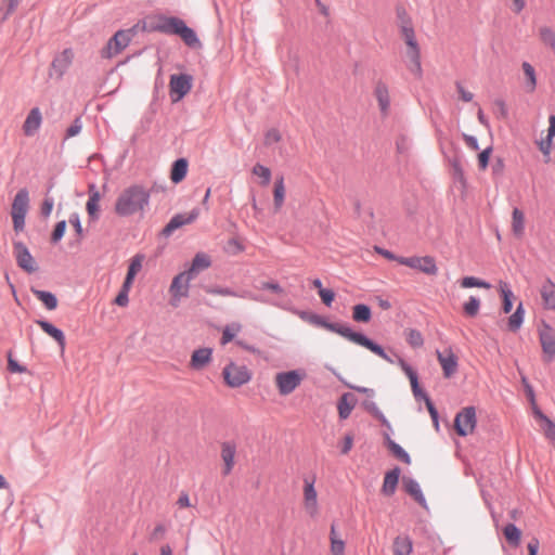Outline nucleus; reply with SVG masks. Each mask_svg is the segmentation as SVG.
Returning <instances> with one entry per match:
<instances>
[{
  "label": "nucleus",
  "instance_id": "f257e3e1",
  "mask_svg": "<svg viewBox=\"0 0 555 555\" xmlns=\"http://www.w3.org/2000/svg\"><path fill=\"white\" fill-rule=\"evenodd\" d=\"M141 29L144 31H159L168 35H177L186 46L192 48L201 47V41L195 31L181 18L176 16H166L163 14L147 16L142 22Z\"/></svg>",
  "mask_w": 555,
  "mask_h": 555
},
{
  "label": "nucleus",
  "instance_id": "f03ea898",
  "mask_svg": "<svg viewBox=\"0 0 555 555\" xmlns=\"http://www.w3.org/2000/svg\"><path fill=\"white\" fill-rule=\"evenodd\" d=\"M151 193L142 184H131L120 191L114 203L118 217L143 216L150 206Z\"/></svg>",
  "mask_w": 555,
  "mask_h": 555
},
{
  "label": "nucleus",
  "instance_id": "7ed1b4c3",
  "mask_svg": "<svg viewBox=\"0 0 555 555\" xmlns=\"http://www.w3.org/2000/svg\"><path fill=\"white\" fill-rule=\"evenodd\" d=\"M311 323L330 332L336 333L343 336L344 338L369 349L370 351L380 357L382 359L386 360L387 362L392 363V360L386 354V352L379 345L375 344L363 334L353 332L347 325L340 323H330L317 315L311 318Z\"/></svg>",
  "mask_w": 555,
  "mask_h": 555
},
{
  "label": "nucleus",
  "instance_id": "20e7f679",
  "mask_svg": "<svg viewBox=\"0 0 555 555\" xmlns=\"http://www.w3.org/2000/svg\"><path fill=\"white\" fill-rule=\"evenodd\" d=\"M400 17V31L401 36L406 44V56L411 63V70L420 74L421 73V52L415 39L414 28L410 17L403 11L399 14Z\"/></svg>",
  "mask_w": 555,
  "mask_h": 555
},
{
  "label": "nucleus",
  "instance_id": "39448f33",
  "mask_svg": "<svg viewBox=\"0 0 555 555\" xmlns=\"http://www.w3.org/2000/svg\"><path fill=\"white\" fill-rule=\"evenodd\" d=\"M314 483L315 477H308L304 479L301 500V507L305 515L312 520L318 519L321 514V504Z\"/></svg>",
  "mask_w": 555,
  "mask_h": 555
},
{
  "label": "nucleus",
  "instance_id": "423d86ee",
  "mask_svg": "<svg viewBox=\"0 0 555 555\" xmlns=\"http://www.w3.org/2000/svg\"><path fill=\"white\" fill-rule=\"evenodd\" d=\"M139 26L140 24H137L132 28L115 33V35L107 41L106 46L101 50V56L104 59H112L121 53L137 34Z\"/></svg>",
  "mask_w": 555,
  "mask_h": 555
},
{
  "label": "nucleus",
  "instance_id": "0eeeda50",
  "mask_svg": "<svg viewBox=\"0 0 555 555\" xmlns=\"http://www.w3.org/2000/svg\"><path fill=\"white\" fill-rule=\"evenodd\" d=\"M537 334L542 350V360L550 363L555 359V327L541 320L537 325Z\"/></svg>",
  "mask_w": 555,
  "mask_h": 555
},
{
  "label": "nucleus",
  "instance_id": "6e6552de",
  "mask_svg": "<svg viewBox=\"0 0 555 555\" xmlns=\"http://www.w3.org/2000/svg\"><path fill=\"white\" fill-rule=\"evenodd\" d=\"M29 208V195L26 189L20 190L12 203L11 217L15 232H22L25 228V217Z\"/></svg>",
  "mask_w": 555,
  "mask_h": 555
},
{
  "label": "nucleus",
  "instance_id": "1a4fd4ad",
  "mask_svg": "<svg viewBox=\"0 0 555 555\" xmlns=\"http://www.w3.org/2000/svg\"><path fill=\"white\" fill-rule=\"evenodd\" d=\"M222 376L227 386L237 388L251 379V373L245 365L230 362L222 370Z\"/></svg>",
  "mask_w": 555,
  "mask_h": 555
},
{
  "label": "nucleus",
  "instance_id": "9d476101",
  "mask_svg": "<svg viewBox=\"0 0 555 555\" xmlns=\"http://www.w3.org/2000/svg\"><path fill=\"white\" fill-rule=\"evenodd\" d=\"M194 278L188 273L186 271L179 273L176 275L170 284L169 294H170V305L177 308L182 298L188 297L190 289V282Z\"/></svg>",
  "mask_w": 555,
  "mask_h": 555
},
{
  "label": "nucleus",
  "instance_id": "9b49d317",
  "mask_svg": "<svg viewBox=\"0 0 555 555\" xmlns=\"http://www.w3.org/2000/svg\"><path fill=\"white\" fill-rule=\"evenodd\" d=\"M398 263L414 269L426 275H437L438 266L433 256H413L398 259Z\"/></svg>",
  "mask_w": 555,
  "mask_h": 555
},
{
  "label": "nucleus",
  "instance_id": "f8f14e48",
  "mask_svg": "<svg viewBox=\"0 0 555 555\" xmlns=\"http://www.w3.org/2000/svg\"><path fill=\"white\" fill-rule=\"evenodd\" d=\"M477 418L476 410L474 406H466L462 409L455 416L454 428L457 435L468 436L472 435L476 428Z\"/></svg>",
  "mask_w": 555,
  "mask_h": 555
},
{
  "label": "nucleus",
  "instance_id": "ddd939ff",
  "mask_svg": "<svg viewBox=\"0 0 555 555\" xmlns=\"http://www.w3.org/2000/svg\"><path fill=\"white\" fill-rule=\"evenodd\" d=\"M192 88V77L185 74L171 75L169 81L170 99L173 103L179 102Z\"/></svg>",
  "mask_w": 555,
  "mask_h": 555
},
{
  "label": "nucleus",
  "instance_id": "4468645a",
  "mask_svg": "<svg viewBox=\"0 0 555 555\" xmlns=\"http://www.w3.org/2000/svg\"><path fill=\"white\" fill-rule=\"evenodd\" d=\"M302 375L297 371L282 372L275 375V385L282 396L292 393L300 385Z\"/></svg>",
  "mask_w": 555,
  "mask_h": 555
},
{
  "label": "nucleus",
  "instance_id": "2eb2a0df",
  "mask_svg": "<svg viewBox=\"0 0 555 555\" xmlns=\"http://www.w3.org/2000/svg\"><path fill=\"white\" fill-rule=\"evenodd\" d=\"M13 253L16 259L17 266L27 273H34L38 270L37 262L31 256L29 249L22 242H15L13 244Z\"/></svg>",
  "mask_w": 555,
  "mask_h": 555
},
{
  "label": "nucleus",
  "instance_id": "dca6fc26",
  "mask_svg": "<svg viewBox=\"0 0 555 555\" xmlns=\"http://www.w3.org/2000/svg\"><path fill=\"white\" fill-rule=\"evenodd\" d=\"M373 94L377 101L380 115L387 117L390 113V92L389 87L386 82L378 80L374 86Z\"/></svg>",
  "mask_w": 555,
  "mask_h": 555
},
{
  "label": "nucleus",
  "instance_id": "f3484780",
  "mask_svg": "<svg viewBox=\"0 0 555 555\" xmlns=\"http://www.w3.org/2000/svg\"><path fill=\"white\" fill-rule=\"evenodd\" d=\"M540 304L544 310L555 311V283L545 279L539 286Z\"/></svg>",
  "mask_w": 555,
  "mask_h": 555
},
{
  "label": "nucleus",
  "instance_id": "a211bd4d",
  "mask_svg": "<svg viewBox=\"0 0 555 555\" xmlns=\"http://www.w3.org/2000/svg\"><path fill=\"white\" fill-rule=\"evenodd\" d=\"M212 361V349L208 347L195 349L189 362L190 369L194 371L205 370Z\"/></svg>",
  "mask_w": 555,
  "mask_h": 555
},
{
  "label": "nucleus",
  "instance_id": "6ab92c4d",
  "mask_svg": "<svg viewBox=\"0 0 555 555\" xmlns=\"http://www.w3.org/2000/svg\"><path fill=\"white\" fill-rule=\"evenodd\" d=\"M198 215V209H193L190 212L173 216L168 224L164 228V233L169 235L180 227L192 223L197 219Z\"/></svg>",
  "mask_w": 555,
  "mask_h": 555
},
{
  "label": "nucleus",
  "instance_id": "aec40b11",
  "mask_svg": "<svg viewBox=\"0 0 555 555\" xmlns=\"http://www.w3.org/2000/svg\"><path fill=\"white\" fill-rule=\"evenodd\" d=\"M438 361L442 367L444 377H451L457 369V358L451 349L437 351Z\"/></svg>",
  "mask_w": 555,
  "mask_h": 555
},
{
  "label": "nucleus",
  "instance_id": "412c9836",
  "mask_svg": "<svg viewBox=\"0 0 555 555\" xmlns=\"http://www.w3.org/2000/svg\"><path fill=\"white\" fill-rule=\"evenodd\" d=\"M221 460L223 462L222 474L228 476L234 468L236 446L233 442H223L221 444Z\"/></svg>",
  "mask_w": 555,
  "mask_h": 555
},
{
  "label": "nucleus",
  "instance_id": "4be33fe9",
  "mask_svg": "<svg viewBox=\"0 0 555 555\" xmlns=\"http://www.w3.org/2000/svg\"><path fill=\"white\" fill-rule=\"evenodd\" d=\"M42 124V114L38 107H34L28 113L24 124H23V132L27 137L35 135L40 126Z\"/></svg>",
  "mask_w": 555,
  "mask_h": 555
},
{
  "label": "nucleus",
  "instance_id": "5701e85b",
  "mask_svg": "<svg viewBox=\"0 0 555 555\" xmlns=\"http://www.w3.org/2000/svg\"><path fill=\"white\" fill-rule=\"evenodd\" d=\"M89 198L86 204V210L91 220H98L100 216V202L101 193L94 184H90L88 188Z\"/></svg>",
  "mask_w": 555,
  "mask_h": 555
},
{
  "label": "nucleus",
  "instance_id": "b1692460",
  "mask_svg": "<svg viewBox=\"0 0 555 555\" xmlns=\"http://www.w3.org/2000/svg\"><path fill=\"white\" fill-rule=\"evenodd\" d=\"M535 420L539 422L545 438L555 446V423L543 414L537 406L533 409Z\"/></svg>",
  "mask_w": 555,
  "mask_h": 555
},
{
  "label": "nucleus",
  "instance_id": "393cba45",
  "mask_svg": "<svg viewBox=\"0 0 555 555\" xmlns=\"http://www.w3.org/2000/svg\"><path fill=\"white\" fill-rule=\"evenodd\" d=\"M36 324H38L47 335L52 337L59 344L61 351L63 352L66 345L64 333L60 328L55 327L53 324L44 320H37Z\"/></svg>",
  "mask_w": 555,
  "mask_h": 555
},
{
  "label": "nucleus",
  "instance_id": "a878e982",
  "mask_svg": "<svg viewBox=\"0 0 555 555\" xmlns=\"http://www.w3.org/2000/svg\"><path fill=\"white\" fill-rule=\"evenodd\" d=\"M522 73H524V88L526 92L532 93L537 89V73L534 67L528 63L524 62L521 64Z\"/></svg>",
  "mask_w": 555,
  "mask_h": 555
},
{
  "label": "nucleus",
  "instance_id": "bb28decb",
  "mask_svg": "<svg viewBox=\"0 0 555 555\" xmlns=\"http://www.w3.org/2000/svg\"><path fill=\"white\" fill-rule=\"evenodd\" d=\"M398 364L400 365L401 370L405 373L411 383V388L415 397L423 396L425 399L427 398L425 393L420 388L418 379L416 373L413 371V369L403 360L399 359Z\"/></svg>",
  "mask_w": 555,
  "mask_h": 555
},
{
  "label": "nucleus",
  "instance_id": "cd10ccee",
  "mask_svg": "<svg viewBox=\"0 0 555 555\" xmlns=\"http://www.w3.org/2000/svg\"><path fill=\"white\" fill-rule=\"evenodd\" d=\"M498 289L502 298V310L507 314L512 311L513 308L512 299L514 298V293L512 292L509 285L504 281L499 282Z\"/></svg>",
  "mask_w": 555,
  "mask_h": 555
},
{
  "label": "nucleus",
  "instance_id": "c85d7f7f",
  "mask_svg": "<svg viewBox=\"0 0 555 555\" xmlns=\"http://www.w3.org/2000/svg\"><path fill=\"white\" fill-rule=\"evenodd\" d=\"M356 405V399L352 393H344L337 404L338 414L341 420L349 417L351 411Z\"/></svg>",
  "mask_w": 555,
  "mask_h": 555
},
{
  "label": "nucleus",
  "instance_id": "c756f323",
  "mask_svg": "<svg viewBox=\"0 0 555 555\" xmlns=\"http://www.w3.org/2000/svg\"><path fill=\"white\" fill-rule=\"evenodd\" d=\"M399 474H400L399 469L396 468V469L388 472L385 475L383 487H382V492L385 495L390 496L395 493L398 481H399Z\"/></svg>",
  "mask_w": 555,
  "mask_h": 555
},
{
  "label": "nucleus",
  "instance_id": "7c9ffc66",
  "mask_svg": "<svg viewBox=\"0 0 555 555\" xmlns=\"http://www.w3.org/2000/svg\"><path fill=\"white\" fill-rule=\"evenodd\" d=\"M285 201V185L284 178L278 177L273 188V205L274 210L280 211Z\"/></svg>",
  "mask_w": 555,
  "mask_h": 555
},
{
  "label": "nucleus",
  "instance_id": "2f4dec72",
  "mask_svg": "<svg viewBox=\"0 0 555 555\" xmlns=\"http://www.w3.org/2000/svg\"><path fill=\"white\" fill-rule=\"evenodd\" d=\"M210 258L208 255L204 253H198L195 255V257L192 260V264L189 270H186L188 273H190L193 278L202 270H205L210 267Z\"/></svg>",
  "mask_w": 555,
  "mask_h": 555
},
{
  "label": "nucleus",
  "instance_id": "473e14b6",
  "mask_svg": "<svg viewBox=\"0 0 555 555\" xmlns=\"http://www.w3.org/2000/svg\"><path fill=\"white\" fill-rule=\"evenodd\" d=\"M395 555H410L413 550L412 541L406 535H399L393 541Z\"/></svg>",
  "mask_w": 555,
  "mask_h": 555
},
{
  "label": "nucleus",
  "instance_id": "72a5a7b5",
  "mask_svg": "<svg viewBox=\"0 0 555 555\" xmlns=\"http://www.w3.org/2000/svg\"><path fill=\"white\" fill-rule=\"evenodd\" d=\"M188 172V162L184 158L177 159L171 168L170 179L173 183L181 182Z\"/></svg>",
  "mask_w": 555,
  "mask_h": 555
},
{
  "label": "nucleus",
  "instance_id": "f704fd0d",
  "mask_svg": "<svg viewBox=\"0 0 555 555\" xmlns=\"http://www.w3.org/2000/svg\"><path fill=\"white\" fill-rule=\"evenodd\" d=\"M31 293L44 305L48 310L56 309L59 301L54 294L37 288H31Z\"/></svg>",
  "mask_w": 555,
  "mask_h": 555
},
{
  "label": "nucleus",
  "instance_id": "c9c22d12",
  "mask_svg": "<svg viewBox=\"0 0 555 555\" xmlns=\"http://www.w3.org/2000/svg\"><path fill=\"white\" fill-rule=\"evenodd\" d=\"M512 231L517 237L525 232V214L518 208H514L512 214Z\"/></svg>",
  "mask_w": 555,
  "mask_h": 555
},
{
  "label": "nucleus",
  "instance_id": "e433bc0d",
  "mask_svg": "<svg viewBox=\"0 0 555 555\" xmlns=\"http://www.w3.org/2000/svg\"><path fill=\"white\" fill-rule=\"evenodd\" d=\"M74 60V52L72 49H65L55 60L53 61V67L63 73L69 67Z\"/></svg>",
  "mask_w": 555,
  "mask_h": 555
},
{
  "label": "nucleus",
  "instance_id": "4c0bfd02",
  "mask_svg": "<svg viewBox=\"0 0 555 555\" xmlns=\"http://www.w3.org/2000/svg\"><path fill=\"white\" fill-rule=\"evenodd\" d=\"M524 318H525V309H524L522 302H519L515 312L508 318V322H507L508 328L512 332H517L524 323Z\"/></svg>",
  "mask_w": 555,
  "mask_h": 555
},
{
  "label": "nucleus",
  "instance_id": "58836bf2",
  "mask_svg": "<svg viewBox=\"0 0 555 555\" xmlns=\"http://www.w3.org/2000/svg\"><path fill=\"white\" fill-rule=\"evenodd\" d=\"M330 541L332 555H345V542L338 537L334 526L331 527Z\"/></svg>",
  "mask_w": 555,
  "mask_h": 555
},
{
  "label": "nucleus",
  "instance_id": "ea45409f",
  "mask_svg": "<svg viewBox=\"0 0 555 555\" xmlns=\"http://www.w3.org/2000/svg\"><path fill=\"white\" fill-rule=\"evenodd\" d=\"M372 313L369 306L359 304L352 308V319L356 322L366 323L371 320Z\"/></svg>",
  "mask_w": 555,
  "mask_h": 555
},
{
  "label": "nucleus",
  "instance_id": "a19ab883",
  "mask_svg": "<svg viewBox=\"0 0 555 555\" xmlns=\"http://www.w3.org/2000/svg\"><path fill=\"white\" fill-rule=\"evenodd\" d=\"M503 533L508 543L518 546L521 539V531L513 524H508L503 529Z\"/></svg>",
  "mask_w": 555,
  "mask_h": 555
},
{
  "label": "nucleus",
  "instance_id": "79ce46f5",
  "mask_svg": "<svg viewBox=\"0 0 555 555\" xmlns=\"http://www.w3.org/2000/svg\"><path fill=\"white\" fill-rule=\"evenodd\" d=\"M242 325L240 323H232L222 330V337L220 340V344L222 346L227 345L228 343L232 341L235 336L241 332Z\"/></svg>",
  "mask_w": 555,
  "mask_h": 555
},
{
  "label": "nucleus",
  "instance_id": "37998d69",
  "mask_svg": "<svg viewBox=\"0 0 555 555\" xmlns=\"http://www.w3.org/2000/svg\"><path fill=\"white\" fill-rule=\"evenodd\" d=\"M480 306V299L475 296H470L468 300L463 305L464 314L469 318L476 317L479 313Z\"/></svg>",
  "mask_w": 555,
  "mask_h": 555
},
{
  "label": "nucleus",
  "instance_id": "c03bdc74",
  "mask_svg": "<svg viewBox=\"0 0 555 555\" xmlns=\"http://www.w3.org/2000/svg\"><path fill=\"white\" fill-rule=\"evenodd\" d=\"M460 286L462 288L478 287V288H485V289H489L491 287V285L488 282L482 281L475 276H465V278L461 279Z\"/></svg>",
  "mask_w": 555,
  "mask_h": 555
},
{
  "label": "nucleus",
  "instance_id": "a18cd8bd",
  "mask_svg": "<svg viewBox=\"0 0 555 555\" xmlns=\"http://www.w3.org/2000/svg\"><path fill=\"white\" fill-rule=\"evenodd\" d=\"M404 488H405L406 492L415 499V501H417L422 505L425 504V498H424L422 490L416 481H414V480L404 481Z\"/></svg>",
  "mask_w": 555,
  "mask_h": 555
},
{
  "label": "nucleus",
  "instance_id": "49530a36",
  "mask_svg": "<svg viewBox=\"0 0 555 555\" xmlns=\"http://www.w3.org/2000/svg\"><path fill=\"white\" fill-rule=\"evenodd\" d=\"M253 175L259 177L261 179V184L262 185H268L270 183V180H271V170L261 165V164H256L254 167H253V170H251Z\"/></svg>",
  "mask_w": 555,
  "mask_h": 555
},
{
  "label": "nucleus",
  "instance_id": "de8ad7c7",
  "mask_svg": "<svg viewBox=\"0 0 555 555\" xmlns=\"http://www.w3.org/2000/svg\"><path fill=\"white\" fill-rule=\"evenodd\" d=\"M405 339L408 344L413 348H420L424 344V339L421 332L414 328H410L406 331Z\"/></svg>",
  "mask_w": 555,
  "mask_h": 555
},
{
  "label": "nucleus",
  "instance_id": "09e8293b",
  "mask_svg": "<svg viewBox=\"0 0 555 555\" xmlns=\"http://www.w3.org/2000/svg\"><path fill=\"white\" fill-rule=\"evenodd\" d=\"M389 448L400 461L404 462L405 464L411 463L410 455L399 444L393 441H389Z\"/></svg>",
  "mask_w": 555,
  "mask_h": 555
},
{
  "label": "nucleus",
  "instance_id": "8fccbe9b",
  "mask_svg": "<svg viewBox=\"0 0 555 555\" xmlns=\"http://www.w3.org/2000/svg\"><path fill=\"white\" fill-rule=\"evenodd\" d=\"M66 231V221L62 220L55 224V228L51 235V242L57 243L62 240Z\"/></svg>",
  "mask_w": 555,
  "mask_h": 555
},
{
  "label": "nucleus",
  "instance_id": "3c124183",
  "mask_svg": "<svg viewBox=\"0 0 555 555\" xmlns=\"http://www.w3.org/2000/svg\"><path fill=\"white\" fill-rule=\"evenodd\" d=\"M541 40L548 47L555 48V34L552 29L544 27L540 30Z\"/></svg>",
  "mask_w": 555,
  "mask_h": 555
},
{
  "label": "nucleus",
  "instance_id": "603ef678",
  "mask_svg": "<svg viewBox=\"0 0 555 555\" xmlns=\"http://www.w3.org/2000/svg\"><path fill=\"white\" fill-rule=\"evenodd\" d=\"M143 260V255H135L134 257H132L130 259L128 271L137 275L142 269Z\"/></svg>",
  "mask_w": 555,
  "mask_h": 555
},
{
  "label": "nucleus",
  "instance_id": "864d4df0",
  "mask_svg": "<svg viewBox=\"0 0 555 555\" xmlns=\"http://www.w3.org/2000/svg\"><path fill=\"white\" fill-rule=\"evenodd\" d=\"M282 139L281 133L278 129H269L264 134V144L270 146L278 142H280Z\"/></svg>",
  "mask_w": 555,
  "mask_h": 555
},
{
  "label": "nucleus",
  "instance_id": "5fc2aeb1",
  "mask_svg": "<svg viewBox=\"0 0 555 555\" xmlns=\"http://www.w3.org/2000/svg\"><path fill=\"white\" fill-rule=\"evenodd\" d=\"M131 288H125V286H121V289L119 291L118 295L114 299V304L119 307H127L129 304V292Z\"/></svg>",
  "mask_w": 555,
  "mask_h": 555
},
{
  "label": "nucleus",
  "instance_id": "6e6d98bb",
  "mask_svg": "<svg viewBox=\"0 0 555 555\" xmlns=\"http://www.w3.org/2000/svg\"><path fill=\"white\" fill-rule=\"evenodd\" d=\"M492 153V147L489 146L485 149L479 155H478V165L481 170H486L489 164V159Z\"/></svg>",
  "mask_w": 555,
  "mask_h": 555
},
{
  "label": "nucleus",
  "instance_id": "4d7b16f0",
  "mask_svg": "<svg viewBox=\"0 0 555 555\" xmlns=\"http://www.w3.org/2000/svg\"><path fill=\"white\" fill-rule=\"evenodd\" d=\"M453 177L463 185L465 184V176L459 160L452 163Z\"/></svg>",
  "mask_w": 555,
  "mask_h": 555
},
{
  "label": "nucleus",
  "instance_id": "13d9d810",
  "mask_svg": "<svg viewBox=\"0 0 555 555\" xmlns=\"http://www.w3.org/2000/svg\"><path fill=\"white\" fill-rule=\"evenodd\" d=\"M227 250L230 254L236 255L244 250L242 243L236 238H231L227 244Z\"/></svg>",
  "mask_w": 555,
  "mask_h": 555
},
{
  "label": "nucleus",
  "instance_id": "bf43d9fd",
  "mask_svg": "<svg viewBox=\"0 0 555 555\" xmlns=\"http://www.w3.org/2000/svg\"><path fill=\"white\" fill-rule=\"evenodd\" d=\"M456 90H457L460 99L463 102L473 101L474 94L470 91H468L462 83H460V82L456 83Z\"/></svg>",
  "mask_w": 555,
  "mask_h": 555
},
{
  "label": "nucleus",
  "instance_id": "052dcab7",
  "mask_svg": "<svg viewBox=\"0 0 555 555\" xmlns=\"http://www.w3.org/2000/svg\"><path fill=\"white\" fill-rule=\"evenodd\" d=\"M319 296L321 297L322 301L324 305L326 306H331V304L333 302L334 298H335V294L332 289H321L319 292Z\"/></svg>",
  "mask_w": 555,
  "mask_h": 555
},
{
  "label": "nucleus",
  "instance_id": "680f3d73",
  "mask_svg": "<svg viewBox=\"0 0 555 555\" xmlns=\"http://www.w3.org/2000/svg\"><path fill=\"white\" fill-rule=\"evenodd\" d=\"M176 505L179 507V508H186V507H191L192 506V503H191V499H190V495L186 493V492H181L179 494V498L176 502Z\"/></svg>",
  "mask_w": 555,
  "mask_h": 555
},
{
  "label": "nucleus",
  "instance_id": "e2e57ef3",
  "mask_svg": "<svg viewBox=\"0 0 555 555\" xmlns=\"http://www.w3.org/2000/svg\"><path fill=\"white\" fill-rule=\"evenodd\" d=\"M167 531V528L164 524H158L155 526L151 533V540H158L162 539Z\"/></svg>",
  "mask_w": 555,
  "mask_h": 555
},
{
  "label": "nucleus",
  "instance_id": "0e129e2a",
  "mask_svg": "<svg viewBox=\"0 0 555 555\" xmlns=\"http://www.w3.org/2000/svg\"><path fill=\"white\" fill-rule=\"evenodd\" d=\"M69 223L74 227L77 235L81 236L82 235V227H81V222H80V218H79L78 214H73L69 217Z\"/></svg>",
  "mask_w": 555,
  "mask_h": 555
},
{
  "label": "nucleus",
  "instance_id": "69168bd1",
  "mask_svg": "<svg viewBox=\"0 0 555 555\" xmlns=\"http://www.w3.org/2000/svg\"><path fill=\"white\" fill-rule=\"evenodd\" d=\"M463 139L467 147H469L473 151L479 150L478 141L475 137L464 133Z\"/></svg>",
  "mask_w": 555,
  "mask_h": 555
},
{
  "label": "nucleus",
  "instance_id": "338daca9",
  "mask_svg": "<svg viewBox=\"0 0 555 555\" xmlns=\"http://www.w3.org/2000/svg\"><path fill=\"white\" fill-rule=\"evenodd\" d=\"M539 147H540V151L544 154V155H550L551 153V150H552V138H550L547 135V138L543 141H541L539 143Z\"/></svg>",
  "mask_w": 555,
  "mask_h": 555
},
{
  "label": "nucleus",
  "instance_id": "774afa93",
  "mask_svg": "<svg viewBox=\"0 0 555 555\" xmlns=\"http://www.w3.org/2000/svg\"><path fill=\"white\" fill-rule=\"evenodd\" d=\"M353 446V437L351 435H347L344 438L343 444H341V453L347 454L352 449Z\"/></svg>",
  "mask_w": 555,
  "mask_h": 555
}]
</instances>
